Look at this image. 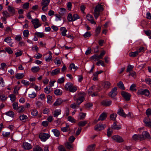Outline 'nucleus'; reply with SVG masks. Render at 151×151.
I'll return each mask as SVG.
<instances>
[{"mask_svg":"<svg viewBox=\"0 0 151 151\" xmlns=\"http://www.w3.org/2000/svg\"><path fill=\"white\" fill-rule=\"evenodd\" d=\"M85 94L84 93L81 92L78 93L77 95H76L74 96L73 99L77 104L79 105L83 101L84 98L83 96Z\"/></svg>","mask_w":151,"mask_h":151,"instance_id":"f257e3e1","label":"nucleus"},{"mask_svg":"<svg viewBox=\"0 0 151 151\" xmlns=\"http://www.w3.org/2000/svg\"><path fill=\"white\" fill-rule=\"evenodd\" d=\"M104 10V9L102 5L100 4L97 5L95 8L93 15L95 18L96 19L100 15V13Z\"/></svg>","mask_w":151,"mask_h":151,"instance_id":"f03ea898","label":"nucleus"},{"mask_svg":"<svg viewBox=\"0 0 151 151\" xmlns=\"http://www.w3.org/2000/svg\"><path fill=\"white\" fill-rule=\"evenodd\" d=\"M50 0H42L41 2L42 6V10L44 12L46 11L48 9V6L49 4Z\"/></svg>","mask_w":151,"mask_h":151,"instance_id":"7ed1b4c3","label":"nucleus"},{"mask_svg":"<svg viewBox=\"0 0 151 151\" xmlns=\"http://www.w3.org/2000/svg\"><path fill=\"white\" fill-rule=\"evenodd\" d=\"M148 139L149 140L151 139L150 134L147 131H143L141 135L140 141L145 140V139Z\"/></svg>","mask_w":151,"mask_h":151,"instance_id":"20e7f679","label":"nucleus"},{"mask_svg":"<svg viewBox=\"0 0 151 151\" xmlns=\"http://www.w3.org/2000/svg\"><path fill=\"white\" fill-rule=\"evenodd\" d=\"M137 93L138 95H144L146 96H148L150 94V92L147 89H146L144 90L140 89L138 90Z\"/></svg>","mask_w":151,"mask_h":151,"instance_id":"39448f33","label":"nucleus"},{"mask_svg":"<svg viewBox=\"0 0 151 151\" xmlns=\"http://www.w3.org/2000/svg\"><path fill=\"white\" fill-rule=\"evenodd\" d=\"M50 137V135L48 134L42 133L40 134L39 137L42 141L47 140Z\"/></svg>","mask_w":151,"mask_h":151,"instance_id":"423d86ee","label":"nucleus"},{"mask_svg":"<svg viewBox=\"0 0 151 151\" xmlns=\"http://www.w3.org/2000/svg\"><path fill=\"white\" fill-rule=\"evenodd\" d=\"M106 125L104 124H99L96 125L94 127V129L97 131L103 130L106 127Z\"/></svg>","mask_w":151,"mask_h":151,"instance_id":"0eeeda50","label":"nucleus"},{"mask_svg":"<svg viewBox=\"0 0 151 151\" xmlns=\"http://www.w3.org/2000/svg\"><path fill=\"white\" fill-rule=\"evenodd\" d=\"M31 22L35 29L37 28L41 25V24L40 23L39 20L37 19H32Z\"/></svg>","mask_w":151,"mask_h":151,"instance_id":"6e6552de","label":"nucleus"},{"mask_svg":"<svg viewBox=\"0 0 151 151\" xmlns=\"http://www.w3.org/2000/svg\"><path fill=\"white\" fill-rule=\"evenodd\" d=\"M117 88L115 87L111 89V91L108 93V95L111 97H114L117 94Z\"/></svg>","mask_w":151,"mask_h":151,"instance_id":"1a4fd4ad","label":"nucleus"},{"mask_svg":"<svg viewBox=\"0 0 151 151\" xmlns=\"http://www.w3.org/2000/svg\"><path fill=\"white\" fill-rule=\"evenodd\" d=\"M113 141L115 142H124L125 141L122 137L118 135H115L112 137Z\"/></svg>","mask_w":151,"mask_h":151,"instance_id":"9d476101","label":"nucleus"},{"mask_svg":"<svg viewBox=\"0 0 151 151\" xmlns=\"http://www.w3.org/2000/svg\"><path fill=\"white\" fill-rule=\"evenodd\" d=\"M121 94L126 100L128 101L130 99L131 96L130 93L124 91H122V92Z\"/></svg>","mask_w":151,"mask_h":151,"instance_id":"9b49d317","label":"nucleus"},{"mask_svg":"<svg viewBox=\"0 0 151 151\" xmlns=\"http://www.w3.org/2000/svg\"><path fill=\"white\" fill-rule=\"evenodd\" d=\"M111 128L115 130H119L121 128V125L119 124H117L116 122H114L113 124L111 126Z\"/></svg>","mask_w":151,"mask_h":151,"instance_id":"f8f14e48","label":"nucleus"},{"mask_svg":"<svg viewBox=\"0 0 151 151\" xmlns=\"http://www.w3.org/2000/svg\"><path fill=\"white\" fill-rule=\"evenodd\" d=\"M86 17L87 19L92 24H96L94 20L93 17L92 15L88 14L86 15Z\"/></svg>","mask_w":151,"mask_h":151,"instance_id":"ddd939ff","label":"nucleus"},{"mask_svg":"<svg viewBox=\"0 0 151 151\" xmlns=\"http://www.w3.org/2000/svg\"><path fill=\"white\" fill-rule=\"evenodd\" d=\"M143 121L145 124L146 126L150 127H151V122L150 119L148 118H145L144 119Z\"/></svg>","mask_w":151,"mask_h":151,"instance_id":"4468645a","label":"nucleus"},{"mask_svg":"<svg viewBox=\"0 0 151 151\" xmlns=\"http://www.w3.org/2000/svg\"><path fill=\"white\" fill-rule=\"evenodd\" d=\"M117 114L124 117H126L127 116V115L125 114L124 110L121 108L118 109Z\"/></svg>","mask_w":151,"mask_h":151,"instance_id":"2eb2a0df","label":"nucleus"},{"mask_svg":"<svg viewBox=\"0 0 151 151\" xmlns=\"http://www.w3.org/2000/svg\"><path fill=\"white\" fill-rule=\"evenodd\" d=\"M101 103L102 105L107 106L111 105V101L110 100H105L102 101Z\"/></svg>","mask_w":151,"mask_h":151,"instance_id":"dca6fc26","label":"nucleus"},{"mask_svg":"<svg viewBox=\"0 0 151 151\" xmlns=\"http://www.w3.org/2000/svg\"><path fill=\"white\" fill-rule=\"evenodd\" d=\"M111 83L109 81H105L103 84V86L105 89H108L110 87Z\"/></svg>","mask_w":151,"mask_h":151,"instance_id":"f3484780","label":"nucleus"},{"mask_svg":"<svg viewBox=\"0 0 151 151\" xmlns=\"http://www.w3.org/2000/svg\"><path fill=\"white\" fill-rule=\"evenodd\" d=\"M107 117V114L106 113H103L99 116L98 119L99 121H103Z\"/></svg>","mask_w":151,"mask_h":151,"instance_id":"a211bd4d","label":"nucleus"},{"mask_svg":"<svg viewBox=\"0 0 151 151\" xmlns=\"http://www.w3.org/2000/svg\"><path fill=\"white\" fill-rule=\"evenodd\" d=\"M7 9L10 14H14L15 13V10L14 8L11 6H9L7 7Z\"/></svg>","mask_w":151,"mask_h":151,"instance_id":"6ab92c4d","label":"nucleus"},{"mask_svg":"<svg viewBox=\"0 0 151 151\" xmlns=\"http://www.w3.org/2000/svg\"><path fill=\"white\" fill-rule=\"evenodd\" d=\"M72 142H66L65 144L66 148L70 150H72L73 148V145L71 143Z\"/></svg>","mask_w":151,"mask_h":151,"instance_id":"aec40b11","label":"nucleus"},{"mask_svg":"<svg viewBox=\"0 0 151 151\" xmlns=\"http://www.w3.org/2000/svg\"><path fill=\"white\" fill-rule=\"evenodd\" d=\"M132 139L134 141L138 140L140 141L141 134H135L132 136Z\"/></svg>","mask_w":151,"mask_h":151,"instance_id":"412c9836","label":"nucleus"},{"mask_svg":"<svg viewBox=\"0 0 151 151\" xmlns=\"http://www.w3.org/2000/svg\"><path fill=\"white\" fill-rule=\"evenodd\" d=\"M73 86V85L71 83L68 82L65 85V88L66 90L69 91Z\"/></svg>","mask_w":151,"mask_h":151,"instance_id":"4be33fe9","label":"nucleus"},{"mask_svg":"<svg viewBox=\"0 0 151 151\" xmlns=\"http://www.w3.org/2000/svg\"><path fill=\"white\" fill-rule=\"evenodd\" d=\"M61 110L60 109H55L53 111V116L54 117H57L61 114Z\"/></svg>","mask_w":151,"mask_h":151,"instance_id":"5701e85b","label":"nucleus"},{"mask_svg":"<svg viewBox=\"0 0 151 151\" xmlns=\"http://www.w3.org/2000/svg\"><path fill=\"white\" fill-rule=\"evenodd\" d=\"M40 68L38 66H34L31 68V70L33 73H36L39 71Z\"/></svg>","mask_w":151,"mask_h":151,"instance_id":"b1692460","label":"nucleus"},{"mask_svg":"<svg viewBox=\"0 0 151 151\" xmlns=\"http://www.w3.org/2000/svg\"><path fill=\"white\" fill-rule=\"evenodd\" d=\"M30 144L27 142H23L22 145L23 148L25 150H29V146Z\"/></svg>","mask_w":151,"mask_h":151,"instance_id":"393cba45","label":"nucleus"},{"mask_svg":"<svg viewBox=\"0 0 151 151\" xmlns=\"http://www.w3.org/2000/svg\"><path fill=\"white\" fill-rule=\"evenodd\" d=\"M60 71V68H57L53 70L51 72V74L52 76H54L58 74Z\"/></svg>","mask_w":151,"mask_h":151,"instance_id":"a878e982","label":"nucleus"},{"mask_svg":"<svg viewBox=\"0 0 151 151\" xmlns=\"http://www.w3.org/2000/svg\"><path fill=\"white\" fill-rule=\"evenodd\" d=\"M63 102V101L61 99H58L53 104V106H57L60 105Z\"/></svg>","mask_w":151,"mask_h":151,"instance_id":"bb28decb","label":"nucleus"},{"mask_svg":"<svg viewBox=\"0 0 151 151\" xmlns=\"http://www.w3.org/2000/svg\"><path fill=\"white\" fill-rule=\"evenodd\" d=\"M69 68L70 70H72V69H73L76 71L77 70L78 67L77 66H76L74 63H72L70 65Z\"/></svg>","mask_w":151,"mask_h":151,"instance_id":"cd10ccee","label":"nucleus"},{"mask_svg":"<svg viewBox=\"0 0 151 151\" xmlns=\"http://www.w3.org/2000/svg\"><path fill=\"white\" fill-rule=\"evenodd\" d=\"M139 54L138 51H137L134 52H131L129 53V55L130 57H135L138 55Z\"/></svg>","mask_w":151,"mask_h":151,"instance_id":"c85d7f7f","label":"nucleus"},{"mask_svg":"<svg viewBox=\"0 0 151 151\" xmlns=\"http://www.w3.org/2000/svg\"><path fill=\"white\" fill-rule=\"evenodd\" d=\"M95 146V145L93 144L89 146L87 148V151H93Z\"/></svg>","mask_w":151,"mask_h":151,"instance_id":"c756f323","label":"nucleus"},{"mask_svg":"<svg viewBox=\"0 0 151 151\" xmlns=\"http://www.w3.org/2000/svg\"><path fill=\"white\" fill-rule=\"evenodd\" d=\"M117 86L120 89L124 90L125 87L122 82L120 81L117 84Z\"/></svg>","mask_w":151,"mask_h":151,"instance_id":"7c9ffc66","label":"nucleus"},{"mask_svg":"<svg viewBox=\"0 0 151 151\" xmlns=\"http://www.w3.org/2000/svg\"><path fill=\"white\" fill-rule=\"evenodd\" d=\"M59 13L61 15H63L66 13V10L63 8H60Z\"/></svg>","mask_w":151,"mask_h":151,"instance_id":"2f4dec72","label":"nucleus"},{"mask_svg":"<svg viewBox=\"0 0 151 151\" xmlns=\"http://www.w3.org/2000/svg\"><path fill=\"white\" fill-rule=\"evenodd\" d=\"M15 78L17 79H22L24 77L23 73H17L15 76Z\"/></svg>","mask_w":151,"mask_h":151,"instance_id":"473e14b6","label":"nucleus"},{"mask_svg":"<svg viewBox=\"0 0 151 151\" xmlns=\"http://www.w3.org/2000/svg\"><path fill=\"white\" fill-rule=\"evenodd\" d=\"M35 35L37 37H40V38L43 37L45 36V34L43 32H37L35 33Z\"/></svg>","mask_w":151,"mask_h":151,"instance_id":"72a5a7b5","label":"nucleus"},{"mask_svg":"<svg viewBox=\"0 0 151 151\" xmlns=\"http://www.w3.org/2000/svg\"><path fill=\"white\" fill-rule=\"evenodd\" d=\"M33 151H43V150L39 146L37 145L34 147L33 148Z\"/></svg>","mask_w":151,"mask_h":151,"instance_id":"f704fd0d","label":"nucleus"},{"mask_svg":"<svg viewBox=\"0 0 151 151\" xmlns=\"http://www.w3.org/2000/svg\"><path fill=\"white\" fill-rule=\"evenodd\" d=\"M19 117L20 120L23 122L25 121L28 118L27 116L24 114L21 115Z\"/></svg>","mask_w":151,"mask_h":151,"instance_id":"c9c22d12","label":"nucleus"},{"mask_svg":"<svg viewBox=\"0 0 151 151\" xmlns=\"http://www.w3.org/2000/svg\"><path fill=\"white\" fill-rule=\"evenodd\" d=\"M5 114L11 117H13L14 115V112L12 111H9L5 113Z\"/></svg>","mask_w":151,"mask_h":151,"instance_id":"e433bc0d","label":"nucleus"},{"mask_svg":"<svg viewBox=\"0 0 151 151\" xmlns=\"http://www.w3.org/2000/svg\"><path fill=\"white\" fill-rule=\"evenodd\" d=\"M61 129L62 131L64 132H68V131L70 130L69 126L68 125L66 124V126L65 127H62L61 128Z\"/></svg>","mask_w":151,"mask_h":151,"instance_id":"4c0bfd02","label":"nucleus"},{"mask_svg":"<svg viewBox=\"0 0 151 151\" xmlns=\"http://www.w3.org/2000/svg\"><path fill=\"white\" fill-rule=\"evenodd\" d=\"M113 132L112 130L110 127L108 128L107 131V134L108 137H110Z\"/></svg>","mask_w":151,"mask_h":151,"instance_id":"58836bf2","label":"nucleus"},{"mask_svg":"<svg viewBox=\"0 0 151 151\" xmlns=\"http://www.w3.org/2000/svg\"><path fill=\"white\" fill-rule=\"evenodd\" d=\"M52 132L54 133L56 137H58L60 135V133L59 131L56 129H52Z\"/></svg>","mask_w":151,"mask_h":151,"instance_id":"ea45409f","label":"nucleus"},{"mask_svg":"<svg viewBox=\"0 0 151 151\" xmlns=\"http://www.w3.org/2000/svg\"><path fill=\"white\" fill-rule=\"evenodd\" d=\"M5 82L3 78L2 77H0V87L5 86Z\"/></svg>","mask_w":151,"mask_h":151,"instance_id":"a19ab883","label":"nucleus"},{"mask_svg":"<svg viewBox=\"0 0 151 151\" xmlns=\"http://www.w3.org/2000/svg\"><path fill=\"white\" fill-rule=\"evenodd\" d=\"M87 123V122L86 121H82L79 122L78 124L80 127H83L85 126Z\"/></svg>","mask_w":151,"mask_h":151,"instance_id":"79ce46f5","label":"nucleus"},{"mask_svg":"<svg viewBox=\"0 0 151 151\" xmlns=\"http://www.w3.org/2000/svg\"><path fill=\"white\" fill-rule=\"evenodd\" d=\"M54 93L56 95H60L62 94V91L59 89L55 90Z\"/></svg>","mask_w":151,"mask_h":151,"instance_id":"37998d69","label":"nucleus"},{"mask_svg":"<svg viewBox=\"0 0 151 151\" xmlns=\"http://www.w3.org/2000/svg\"><path fill=\"white\" fill-rule=\"evenodd\" d=\"M12 40V39L10 37H7L4 40V41L5 42L8 43H11Z\"/></svg>","mask_w":151,"mask_h":151,"instance_id":"c03bdc74","label":"nucleus"},{"mask_svg":"<svg viewBox=\"0 0 151 151\" xmlns=\"http://www.w3.org/2000/svg\"><path fill=\"white\" fill-rule=\"evenodd\" d=\"M117 115L116 114H111L110 116V118L111 120L114 121L116 119Z\"/></svg>","mask_w":151,"mask_h":151,"instance_id":"a18cd8bd","label":"nucleus"},{"mask_svg":"<svg viewBox=\"0 0 151 151\" xmlns=\"http://www.w3.org/2000/svg\"><path fill=\"white\" fill-rule=\"evenodd\" d=\"M101 29V27L100 26H98L97 28L96 31L95 36H97L99 34Z\"/></svg>","mask_w":151,"mask_h":151,"instance_id":"49530a36","label":"nucleus"},{"mask_svg":"<svg viewBox=\"0 0 151 151\" xmlns=\"http://www.w3.org/2000/svg\"><path fill=\"white\" fill-rule=\"evenodd\" d=\"M68 120L72 123H75L76 120L71 116H69L68 117Z\"/></svg>","mask_w":151,"mask_h":151,"instance_id":"de8ad7c7","label":"nucleus"},{"mask_svg":"<svg viewBox=\"0 0 151 151\" xmlns=\"http://www.w3.org/2000/svg\"><path fill=\"white\" fill-rule=\"evenodd\" d=\"M23 35L24 37H28L29 35L28 30H24L23 32Z\"/></svg>","mask_w":151,"mask_h":151,"instance_id":"09e8293b","label":"nucleus"},{"mask_svg":"<svg viewBox=\"0 0 151 151\" xmlns=\"http://www.w3.org/2000/svg\"><path fill=\"white\" fill-rule=\"evenodd\" d=\"M133 68V66L131 65H129L127 67V72H129L132 71V70Z\"/></svg>","mask_w":151,"mask_h":151,"instance_id":"8fccbe9b","label":"nucleus"},{"mask_svg":"<svg viewBox=\"0 0 151 151\" xmlns=\"http://www.w3.org/2000/svg\"><path fill=\"white\" fill-rule=\"evenodd\" d=\"M106 53V52L104 50L102 51L100 54L99 55H98L99 58L100 59H102L104 56L105 55Z\"/></svg>","mask_w":151,"mask_h":151,"instance_id":"3c124183","label":"nucleus"},{"mask_svg":"<svg viewBox=\"0 0 151 151\" xmlns=\"http://www.w3.org/2000/svg\"><path fill=\"white\" fill-rule=\"evenodd\" d=\"M136 85L134 84H132L130 86V90L133 91H136L137 90L135 88Z\"/></svg>","mask_w":151,"mask_h":151,"instance_id":"603ef678","label":"nucleus"},{"mask_svg":"<svg viewBox=\"0 0 151 151\" xmlns=\"http://www.w3.org/2000/svg\"><path fill=\"white\" fill-rule=\"evenodd\" d=\"M45 59L47 62H49L52 60V57L51 55H49L48 56H46Z\"/></svg>","mask_w":151,"mask_h":151,"instance_id":"864d4df0","label":"nucleus"},{"mask_svg":"<svg viewBox=\"0 0 151 151\" xmlns=\"http://www.w3.org/2000/svg\"><path fill=\"white\" fill-rule=\"evenodd\" d=\"M91 58L92 59L94 60L95 61H98L100 59L99 58L98 55H95L93 56H92Z\"/></svg>","mask_w":151,"mask_h":151,"instance_id":"5fc2aeb1","label":"nucleus"},{"mask_svg":"<svg viewBox=\"0 0 151 151\" xmlns=\"http://www.w3.org/2000/svg\"><path fill=\"white\" fill-rule=\"evenodd\" d=\"M50 87L49 86H47L46 88H44V91L46 93L49 94L50 92Z\"/></svg>","mask_w":151,"mask_h":151,"instance_id":"6e6d98bb","label":"nucleus"},{"mask_svg":"<svg viewBox=\"0 0 151 151\" xmlns=\"http://www.w3.org/2000/svg\"><path fill=\"white\" fill-rule=\"evenodd\" d=\"M17 110L18 112H21L24 111V109L23 106H21L18 107Z\"/></svg>","mask_w":151,"mask_h":151,"instance_id":"4d7b16f0","label":"nucleus"},{"mask_svg":"<svg viewBox=\"0 0 151 151\" xmlns=\"http://www.w3.org/2000/svg\"><path fill=\"white\" fill-rule=\"evenodd\" d=\"M145 81L151 87V79L149 78H147L145 79Z\"/></svg>","mask_w":151,"mask_h":151,"instance_id":"13d9d810","label":"nucleus"},{"mask_svg":"<svg viewBox=\"0 0 151 151\" xmlns=\"http://www.w3.org/2000/svg\"><path fill=\"white\" fill-rule=\"evenodd\" d=\"M7 65L6 63H3L1 64L0 69L2 70H4V68L6 67Z\"/></svg>","mask_w":151,"mask_h":151,"instance_id":"bf43d9fd","label":"nucleus"},{"mask_svg":"<svg viewBox=\"0 0 151 151\" xmlns=\"http://www.w3.org/2000/svg\"><path fill=\"white\" fill-rule=\"evenodd\" d=\"M58 148L59 151H66L65 147L62 145H60Z\"/></svg>","mask_w":151,"mask_h":151,"instance_id":"052dcab7","label":"nucleus"},{"mask_svg":"<svg viewBox=\"0 0 151 151\" xmlns=\"http://www.w3.org/2000/svg\"><path fill=\"white\" fill-rule=\"evenodd\" d=\"M144 32L146 35L148 36H150L151 35V30H144Z\"/></svg>","mask_w":151,"mask_h":151,"instance_id":"680f3d73","label":"nucleus"},{"mask_svg":"<svg viewBox=\"0 0 151 151\" xmlns=\"http://www.w3.org/2000/svg\"><path fill=\"white\" fill-rule=\"evenodd\" d=\"M38 111L35 109L32 110L31 112V114L34 116H36L38 114Z\"/></svg>","mask_w":151,"mask_h":151,"instance_id":"e2e57ef3","label":"nucleus"},{"mask_svg":"<svg viewBox=\"0 0 151 151\" xmlns=\"http://www.w3.org/2000/svg\"><path fill=\"white\" fill-rule=\"evenodd\" d=\"M10 134V132H2V134L3 137H8Z\"/></svg>","mask_w":151,"mask_h":151,"instance_id":"0e129e2a","label":"nucleus"},{"mask_svg":"<svg viewBox=\"0 0 151 151\" xmlns=\"http://www.w3.org/2000/svg\"><path fill=\"white\" fill-rule=\"evenodd\" d=\"M79 18V17L77 14H74L73 16V21H75Z\"/></svg>","mask_w":151,"mask_h":151,"instance_id":"69168bd1","label":"nucleus"},{"mask_svg":"<svg viewBox=\"0 0 151 151\" xmlns=\"http://www.w3.org/2000/svg\"><path fill=\"white\" fill-rule=\"evenodd\" d=\"M101 65L102 66H104V63L103 61L100 60H99L97 63H96V65L98 66H99Z\"/></svg>","mask_w":151,"mask_h":151,"instance_id":"338daca9","label":"nucleus"},{"mask_svg":"<svg viewBox=\"0 0 151 151\" xmlns=\"http://www.w3.org/2000/svg\"><path fill=\"white\" fill-rule=\"evenodd\" d=\"M22 39L21 36L20 35H17L15 37V40L17 41H20Z\"/></svg>","mask_w":151,"mask_h":151,"instance_id":"774afa93","label":"nucleus"}]
</instances>
